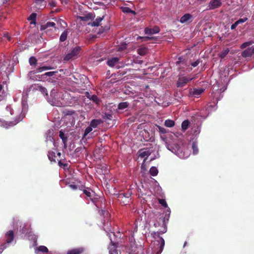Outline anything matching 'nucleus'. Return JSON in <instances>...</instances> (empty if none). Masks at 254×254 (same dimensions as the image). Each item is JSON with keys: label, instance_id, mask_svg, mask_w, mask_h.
<instances>
[{"label": "nucleus", "instance_id": "46", "mask_svg": "<svg viewBox=\"0 0 254 254\" xmlns=\"http://www.w3.org/2000/svg\"><path fill=\"white\" fill-rule=\"evenodd\" d=\"M159 202L160 204L165 207H168V205L165 200L163 199H159Z\"/></svg>", "mask_w": 254, "mask_h": 254}, {"label": "nucleus", "instance_id": "61", "mask_svg": "<svg viewBox=\"0 0 254 254\" xmlns=\"http://www.w3.org/2000/svg\"><path fill=\"white\" fill-rule=\"evenodd\" d=\"M181 58H179V61L177 62V64H180V63H181Z\"/></svg>", "mask_w": 254, "mask_h": 254}, {"label": "nucleus", "instance_id": "6", "mask_svg": "<svg viewBox=\"0 0 254 254\" xmlns=\"http://www.w3.org/2000/svg\"><path fill=\"white\" fill-rule=\"evenodd\" d=\"M81 48L80 47H76L68 53L64 58V61H68L76 59L79 54Z\"/></svg>", "mask_w": 254, "mask_h": 254}, {"label": "nucleus", "instance_id": "24", "mask_svg": "<svg viewBox=\"0 0 254 254\" xmlns=\"http://www.w3.org/2000/svg\"><path fill=\"white\" fill-rule=\"evenodd\" d=\"M36 89L41 92L43 94H45L46 96L48 97V94L47 93V90L45 87L41 85H36Z\"/></svg>", "mask_w": 254, "mask_h": 254}, {"label": "nucleus", "instance_id": "28", "mask_svg": "<svg viewBox=\"0 0 254 254\" xmlns=\"http://www.w3.org/2000/svg\"><path fill=\"white\" fill-rule=\"evenodd\" d=\"M164 125L167 127H171L175 126V122L172 120H167L165 121Z\"/></svg>", "mask_w": 254, "mask_h": 254}, {"label": "nucleus", "instance_id": "40", "mask_svg": "<svg viewBox=\"0 0 254 254\" xmlns=\"http://www.w3.org/2000/svg\"><path fill=\"white\" fill-rule=\"evenodd\" d=\"M36 13H32L31 14L30 17H29L28 19L31 20L32 21L31 22V24H35L36 23Z\"/></svg>", "mask_w": 254, "mask_h": 254}, {"label": "nucleus", "instance_id": "57", "mask_svg": "<svg viewBox=\"0 0 254 254\" xmlns=\"http://www.w3.org/2000/svg\"><path fill=\"white\" fill-rule=\"evenodd\" d=\"M237 26H238V25H237V24H236V22H235L234 23H233V24L231 25V29L232 30H234V29H235L236 28V27Z\"/></svg>", "mask_w": 254, "mask_h": 254}, {"label": "nucleus", "instance_id": "18", "mask_svg": "<svg viewBox=\"0 0 254 254\" xmlns=\"http://www.w3.org/2000/svg\"><path fill=\"white\" fill-rule=\"evenodd\" d=\"M83 251V249L82 248H75L68 251L67 254H80L82 253Z\"/></svg>", "mask_w": 254, "mask_h": 254}, {"label": "nucleus", "instance_id": "37", "mask_svg": "<svg viewBox=\"0 0 254 254\" xmlns=\"http://www.w3.org/2000/svg\"><path fill=\"white\" fill-rule=\"evenodd\" d=\"M6 110L7 112H9L10 115L14 114L15 112H16V113H15V114H19L20 113L19 110L17 111V112L14 111L12 109H11L10 106H7L6 108Z\"/></svg>", "mask_w": 254, "mask_h": 254}, {"label": "nucleus", "instance_id": "38", "mask_svg": "<svg viewBox=\"0 0 254 254\" xmlns=\"http://www.w3.org/2000/svg\"><path fill=\"white\" fill-rule=\"evenodd\" d=\"M147 52V49L145 48H139L137 50V53L141 56L144 55Z\"/></svg>", "mask_w": 254, "mask_h": 254}, {"label": "nucleus", "instance_id": "10", "mask_svg": "<svg viewBox=\"0 0 254 254\" xmlns=\"http://www.w3.org/2000/svg\"><path fill=\"white\" fill-rule=\"evenodd\" d=\"M222 3L220 0H211L208 5V9H214L220 7Z\"/></svg>", "mask_w": 254, "mask_h": 254}, {"label": "nucleus", "instance_id": "63", "mask_svg": "<svg viewBox=\"0 0 254 254\" xmlns=\"http://www.w3.org/2000/svg\"><path fill=\"white\" fill-rule=\"evenodd\" d=\"M129 13H132V14H133L134 15L135 14V11L132 10V11L130 12Z\"/></svg>", "mask_w": 254, "mask_h": 254}, {"label": "nucleus", "instance_id": "20", "mask_svg": "<svg viewBox=\"0 0 254 254\" xmlns=\"http://www.w3.org/2000/svg\"><path fill=\"white\" fill-rule=\"evenodd\" d=\"M53 130H48L46 133V141L53 142L54 138L53 137Z\"/></svg>", "mask_w": 254, "mask_h": 254}, {"label": "nucleus", "instance_id": "4", "mask_svg": "<svg viewBox=\"0 0 254 254\" xmlns=\"http://www.w3.org/2000/svg\"><path fill=\"white\" fill-rule=\"evenodd\" d=\"M13 65L9 59L4 58L0 61V78L5 80L13 71Z\"/></svg>", "mask_w": 254, "mask_h": 254}, {"label": "nucleus", "instance_id": "25", "mask_svg": "<svg viewBox=\"0 0 254 254\" xmlns=\"http://www.w3.org/2000/svg\"><path fill=\"white\" fill-rule=\"evenodd\" d=\"M101 123V121L93 120L91 121L90 126L93 128H96Z\"/></svg>", "mask_w": 254, "mask_h": 254}, {"label": "nucleus", "instance_id": "2", "mask_svg": "<svg viewBox=\"0 0 254 254\" xmlns=\"http://www.w3.org/2000/svg\"><path fill=\"white\" fill-rule=\"evenodd\" d=\"M166 147L169 150L180 158H187L189 155V152L186 151L188 149L185 148L184 144L182 142L173 144H168Z\"/></svg>", "mask_w": 254, "mask_h": 254}, {"label": "nucleus", "instance_id": "36", "mask_svg": "<svg viewBox=\"0 0 254 254\" xmlns=\"http://www.w3.org/2000/svg\"><path fill=\"white\" fill-rule=\"evenodd\" d=\"M93 128L89 125L85 130L84 133L83 134V137H85L87 136L90 132H91L93 130Z\"/></svg>", "mask_w": 254, "mask_h": 254}, {"label": "nucleus", "instance_id": "56", "mask_svg": "<svg viewBox=\"0 0 254 254\" xmlns=\"http://www.w3.org/2000/svg\"><path fill=\"white\" fill-rule=\"evenodd\" d=\"M69 187L72 190H76L77 188V186L75 185H70Z\"/></svg>", "mask_w": 254, "mask_h": 254}, {"label": "nucleus", "instance_id": "47", "mask_svg": "<svg viewBox=\"0 0 254 254\" xmlns=\"http://www.w3.org/2000/svg\"><path fill=\"white\" fill-rule=\"evenodd\" d=\"M121 9L125 13H129L132 11V10L128 7H122Z\"/></svg>", "mask_w": 254, "mask_h": 254}, {"label": "nucleus", "instance_id": "43", "mask_svg": "<svg viewBox=\"0 0 254 254\" xmlns=\"http://www.w3.org/2000/svg\"><path fill=\"white\" fill-rule=\"evenodd\" d=\"M59 136L60 138L62 139L64 143H65L67 140L66 137L65 136V135L63 132L62 131H60Z\"/></svg>", "mask_w": 254, "mask_h": 254}, {"label": "nucleus", "instance_id": "41", "mask_svg": "<svg viewBox=\"0 0 254 254\" xmlns=\"http://www.w3.org/2000/svg\"><path fill=\"white\" fill-rule=\"evenodd\" d=\"M88 98H90V99L93 101L94 102L96 103L97 104H98L99 102V99H98V98L97 97V96L96 95H91V96L89 97Z\"/></svg>", "mask_w": 254, "mask_h": 254}, {"label": "nucleus", "instance_id": "13", "mask_svg": "<svg viewBox=\"0 0 254 254\" xmlns=\"http://www.w3.org/2000/svg\"><path fill=\"white\" fill-rule=\"evenodd\" d=\"M254 55V46L246 49L243 52L242 55L244 58L250 57Z\"/></svg>", "mask_w": 254, "mask_h": 254}, {"label": "nucleus", "instance_id": "9", "mask_svg": "<svg viewBox=\"0 0 254 254\" xmlns=\"http://www.w3.org/2000/svg\"><path fill=\"white\" fill-rule=\"evenodd\" d=\"M204 89L202 88L191 89L189 91V94L192 97H198L204 92Z\"/></svg>", "mask_w": 254, "mask_h": 254}, {"label": "nucleus", "instance_id": "17", "mask_svg": "<svg viewBox=\"0 0 254 254\" xmlns=\"http://www.w3.org/2000/svg\"><path fill=\"white\" fill-rule=\"evenodd\" d=\"M111 245L109 246L108 249L109 251V254H118L117 251L116 250V246L115 243H113L111 239Z\"/></svg>", "mask_w": 254, "mask_h": 254}, {"label": "nucleus", "instance_id": "51", "mask_svg": "<svg viewBox=\"0 0 254 254\" xmlns=\"http://www.w3.org/2000/svg\"><path fill=\"white\" fill-rule=\"evenodd\" d=\"M212 88H213V91H219L220 89L218 88H219L218 84H216V85H213Z\"/></svg>", "mask_w": 254, "mask_h": 254}, {"label": "nucleus", "instance_id": "3", "mask_svg": "<svg viewBox=\"0 0 254 254\" xmlns=\"http://www.w3.org/2000/svg\"><path fill=\"white\" fill-rule=\"evenodd\" d=\"M167 229L166 228H164L163 231L160 232H154L151 235L154 239L153 244L155 245L154 250H153L154 252H155L156 254H160L165 245V241L162 237H160L161 234H164L166 233Z\"/></svg>", "mask_w": 254, "mask_h": 254}, {"label": "nucleus", "instance_id": "49", "mask_svg": "<svg viewBox=\"0 0 254 254\" xmlns=\"http://www.w3.org/2000/svg\"><path fill=\"white\" fill-rule=\"evenodd\" d=\"M56 72L55 71H49L46 72L44 75L48 76H52Z\"/></svg>", "mask_w": 254, "mask_h": 254}, {"label": "nucleus", "instance_id": "1", "mask_svg": "<svg viewBox=\"0 0 254 254\" xmlns=\"http://www.w3.org/2000/svg\"><path fill=\"white\" fill-rule=\"evenodd\" d=\"M27 97L28 95L27 94L24 95L23 94L21 101L22 110L21 111V114L18 118H16V120L14 121L10 122L9 123L5 122L4 121L0 119V126L7 128L16 125L19 122L22 120L28 110V105L27 104Z\"/></svg>", "mask_w": 254, "mask_h": 254}, {"label": "nucleus", "instance_id": "44", "mask_svg": "<svg viewBox=\"0 0 254 254\" xmlns=\"http://www.w3.org/2000/svg\"><path fill=\"white\" fill-rule=\"evenodd\" d=\"M29 64L31 65H35L37 63V60L34 57H31L29 60Z\"/></svg>", "mask_w": 254, "mask_h": 254}, {"label": "nucleus", "instance_id": "59", "mask_svg": "<svg viewBox=\"0 0 254 254\" xmlns=\"http://www.w3.org/2000/svg\"><path fill=\"white\" fill-rule=\"evenodd\" d=\"M214 108V110H215L216 109L215 108V107H212V105H210L208 107V109L209 110H212V109H210V108Z\"/></svg>", "mask_w": 254, "mask_h": 254}, {"label": "nucleus", "instance_id": "52", "mask_svg": "<svg viewBox=\"0 0 254 254\" xmlns=\"http://www.w3.org/2000/svg\"><path fill=\"white\" fill-rule=\"evenodd\" d=\"M137 39H143L144 41H147V40L150 39V38L149 37H148V36H145V37L138 36Z\"/></svg>", "mask_w": 254, "mask_h": 254}, {"label": "nucleus", "instance_id": "15", "mask_svg": "<svg viewBox=\"0 0 254 254\" xmlns=\"http://www.w3.org/2000/svg\"><path fill=\"white\" fill-rule=\"evenodd\" d=\"M14 233L13 231L9 230L6 232L5 235V239L7 244L10 243L13 240Z\"/></svg>", "mask_w": 254, "mask_h": 254}, {"label": "nucleus", "instance_id": "48", "mask_svg": "<svg viewBox=\"0 0 254 254\" xmlns=\"http://www.w3.org/2000/svg\"><path fill=\"white\" fill-rule=\"evenodd\" d=\"M157 127L159 129V131L162 133H166L167 132V130L166 129V128H165L164 127H161L160 126H157Z\"/></svg>", "mask_w": 254, "mask_h": 254}, {"label": "nucleus", "instance_id": "50", "mask_svg": "<svg viewBox=\"0 0 254 254\" xmlns=\"http://www.w3.org/2000/svg\"><path fill=\"white\" fill-rule=\"evenodd\" d=\"M3 37L6 38L9 41H10L11 40V37L8 33H4Z\"/></svg>", "mask_w": 254, "mask_h": 254}, {"label": "nucleus", "instance_id": "21", "mask_svg": "<svg viewBox=\"0 0 254 254\" xmlns=\"http://www.w3.org/2000/svg\"><path fill=\"white\" fill-rule=\"evenodd\" d=\"M103 19V17H97L95 20L93 21L90 23V25L92 26H98L100 25L101 22Z\"/></svg>", "mask_w": 254, "mask_h": 254}, {"label": "nucleus", "instance_id": "29", "mask_svg": "<svg viewBox=\"0 0 254 254\" xmlns=\"http://www.w3.org/2000/svg\"><path fill=\"white\" fill-rule=\"evenodd\" d=\"M52 68L51 66H43L41 67H39L36 69V72H41L43 71L46 70H49L51 69Z\"/></svg>", "mask_w": 254, "mask_h": 254}, {"label": "nucleus", "instance_id": "39", "mask_svg": "<svg viewBox=\"0 0 254 254\" xmlns=\"http://www.w3.org/2000/svg\"><path fill=\"white\" fill-rule=\"evenodd\" d=\"M5 95L6 93L3 89L2 85L0 84V100H2Z\"/></svg>", "mask_w": 254, "mask_h": 254}, {"label": "nucleus", "instance_id": "31", "mask_svg": "<svg viewBox=\"0 0 254 254\" xmlns=\"http://www.w3.org/2000/svg\"><path fill=\"white\" fill-rule=\"evenodd\" d=\"M150 174L152 176H156L157 175L158 173V170L157 168L155 167H152L149 170Z\"/></svg>", "mask_w": 254, "mask_h": 254}, {"label": "nucleus", "instance_id": "12", "mask_svg": "<svg viewBox=\"0 0 254 254\" xmlns=\"http://www.w3.org/2000/svg\"><path fill=\"white\" fill-rule=\"evenodd\" d=\"M192 20V16L190 13L184 14L180 19V21L182 23H190Z\"/></svg>", "mask_w": 254, "mask_h": 254}, {"label": "nucleus", "instance_id": "60", "mask_svg": "<svg viewBox=\"0 0 254 254\" xmlns=\"http://www.w3.org/2000/svg\"><path fill=\"white\" fill-rule=\"evenodd\" d=\"M5 248H6V247L2 246V248L0 249V254L2 253V252L3 251V249H5Z\"/></svg>", "mask_w": 254, "mask_h": 254}, {"label": "nucleus", "instance_id": "27", "mask_svg": "<svg viewBox=\"0 0 254 254\" xmlns=\"http://www.w3.org/2000/svg\"><path fill=\"white\" fill-rule=\"evenodd\" d=\"M190 125V122L188 120H185L182 123V129L183 131L186 130Z\"/></svg>", "mask_w": 254, "mask_h": 254}, {"label": "nucleus", "instance_id": "7", "mask_svg": "<svg viewBox=\"0 0 254 254\" xmlns=\"http://www.w3.org/2000/svg\"><path fill=\"white\" fill-rule=\"evenodd\" d=\"M131 192L128 191L126 193H121L119 195V200L123 205H127L130 200Z\"/></svg>", "mask_w": 254, "mask_h": 254}, {"label": "nucleus", "instance_id": "23", "mask_svg": "<svg viewBox=\"0 0 254 254\" xmlns=\"http://www.w3.org/2000/svg\"><path fill=\"white\" fill-rule=\"evenodd\" d=\"M35 2L40 9L43 8L45 6L44 0H35Z\"/></svg>", "mask_w": 254, "mask_h": 254}, {"label": "nucleus", "instance_id": "5", "mask_svg": "<svg viewBox=\"0 0 254 254\" xmlns=\"http://www.w3.org/2000/svg\"><path fill=\"white\" fill-rule=\"evenodd\" d=\"M20 224L19 231L21 232L22 234H25L26 235H27L31 233L30 226H29L28 224H22L20 222H19V220L17 218H13V226L14 230L18 229L19 224Z\"/></svg>", "mask_w": 254, "mask_h": 254}, {"label": "nucleus", "instance_id": "58", "mask_svg": "<svg viewBox=\"0 0 254 254\" xmlns=\"http://www.w3.org/2000/svg\"><path fill=\"white\" fill-rule=\"evenodd\" d=\"M50 5L52 7H55L56 6V3L54 1H52L50 2Z\"/></svg>", "mask_w": 254, "mask_h": 254}, {"label": "nucleus", "instance_id": "64", "mask_svg": "<svg viewBox=\"0 0 254 254\" xmlns=\"http://www.w3.org/2000/svg\"><path fill=\"white\" fill-rule=\"evenodd\" d=\"M104 212V210H100V211H99V213H100V214H102Z\"/></svg>", "mask_w": 254, "mask_h": 254}, {"label": "nucleus", "instance_id": "19", "mask_svg": "<svg viewBox=\"0 0 254 254\" xmlns=\"http://www.w3.org/2000/svg\"><path fill=\"white\" fill-rule=\"evenodd\" d=\"M150 154V152L147 149H142L139 151V156L141 158H147Z\"/></svg>", "mask_w": 254, "mask_h": 254}, {"label": "nucleus", "instance_id": "32", "mask_svg": "<svg viewBox=\"0 0 254 254\" xmlns=\"http://www.w3.org/2000/svg\"><path fill=\"white\" fill-rule=\"evenodd\" d=\"M67 36V31L64 30L61 34L60 37V40L61 42H64L66 40Z\"/></svg>", "mask_w": 254, "mask_h": 254}, {"label": "nucleus", "instance_id": "30", "mask_svg": "<svg viewBox=\"0 0 254 254\" xmlns=\"http://www.w3.org/2000/svg\"><path fill=\"white\" fill-rule=\"evenodd\" d=\"M48 156L49 159L51 162H56V160L55 159V158L56 157V154H55V153L54 152L49 151L48 152Z\"/></svg>", "mask_w": 254, "mask_h": 254}, {"label": "nucleus", "instance_id": "35", "mask_svg": "<svg viewBox=\"0 0 254 254\" xmlns=\"http://www.w3.org/2000/svg\"><path fill=\"white\" fill-rule=\"evenodd\" d=\"M229 52V50L228 48H227L224 50H223L219 54V56L221 58H224V57H226V56L228 54Z\"/></svg>", "mask_w": 254, "mask_h": 254}, {"label": "nucleus", "instance_id": "53", "mask_svg": "<svg viewBox=\"0 0 254 254\" xmlns=\"http://www.w3.org/2000/svg\"><path fill=\"white\" fill-rule=\"evenodd\" d=\"M199 63V60H196V61H195L194 62L191 63V65L193 66V67H196V66H197L198 65Z\"/></svg>", "mask_w": 254, "mask_h": 254}, {"label": "nucleus", "instance_id": "45", "mask_svg": "<svg viewBox=\"0 0 254 254\" xmlns=\"http://www.w3.org/2000/svg\"><path fill=\"white\" fill-rule=\"evenodd\" d=\"M247 20H248V18L245 17L244 18H240L239 20H238L237 21H236L235 22L236 23L237 25H238L239 24L244 23L245 22L247 21Z\"/></svg>", "mask_w": 254, "mask_h": 254}, {"label": "nucleus", "instance_id": "62", "mask_svg": "<svg viewBox=\"0 0 254 254\" xmlns=\"http://www.w3.org/2000/svg\"><path fill=\"white\" fill-rule=\"evenodd\" d=\"M168 213V216L170 215V212H171V211H170V209L169 208H168V210H167V212Z\"/></svg>", "mask_w": 254, "mask_h": 254}, {"label": "nucleus", "instance_id": "11", "mask_svg": "<svg viewBox=\"0 0 254 254\" xmlns=\"http://www.w3.org/2000/svg\"><path fill=\"white\" fill-rule=\"evenodd\" d=\"M160 31V28L158 26H154L153 28H150L146 27L144 29V33L147 35H152L158 33Z\"/></svg>", "mask_w": 254, "mask_h": 254}, {"label": "nucleus", "instance_id": "22", "mask_svg": "<svg viewBox=\"0 0 254 254\" xmlns=\"http://www.w3.org/2000/svg\"><path fill=\"white\" fill-rule=\"evenodd\" d=\"M56 24L54 22H47L46 24L41 26L42 29H46L49 27H55Z\"/></svg>", "mask_w": 254, "mask_h": 254}, {"label": "nucleus", "instance_id": "8", "mask_svg": "<svg viewBox=\"0 0 254 254\" xmlns=\"http://www.w3.org/2000/svg\"><path fill=\"white\" fill-rule=\"evenodd\" d=\"M193 78H188L185 76L180 77L177 83V86L178 87L184 86L189 81L192 80Z\"/></svg>", "mask_w": 254, "mask_h": 254}, {"label": "nucleus", "instance_id": "26", "mask_svg": "<svg viewBox=\"0 0 254 254\" xmlns=\"http://www.w3.org/2000/svg\"><path fill=\"white\" fill-rule=\"evenodd\" d=\"M39 252H43V253H47L48 252V248L44 246H41L39 247L36 250L35 253L37 254Z\"/></svg>", "mask_w": 254, "mask_h": 254}, {"label": "nucleus", "instance_id": "16", "mask_svg": "<svg viewBox=\"0 0 254 254\" xmlns=\"http://www.w3.org/2000/svg\"><path fill=\"white\" fill-rule=\"evenodd\" d=\"M119 61V59L117 57L109 58L107 61V64L110 67H114L117 64Z\"/></svg>", "mask_w": 254, "mask_h": 254}, {"label": "nucleus", "instance_id": "34", "mask_svg": "<svg viewBox=\"0 0 254 254\" xmlns=\"http://www.w3.org/2000/svg\"><path fill=\"white\" fill-rule=\"evenodd\" d=\"M128 106V103L127 102L120 103L118 105V109L120 110H124L127 108Z\"/></svg>", "mask_w": 254, "mask_h": 254}, {"label": "nucleus", "instance_id": "55", "mask_svg": "<svg viewBox=\"0 0 254 254\" xmlns=\"http://www.w3.org/2000/svg\"><path fill=\"white\" fill-rule=\"evenodd\" d=\"M84 193L85 194H86L87 196H91V192L87 190H84Z\"/></svg>", "mask_w": 254, "mask_h": 254}, {"label": "nucleus", "instance_id": "42", "mask_svg": "<svg viewBox=\"0 0 254 254\" xmlns=\"http://www.w3.org/2000/svg\"><path fill=\"white\" fill-rule=\"evenodd\" d=\"M253 43V42L252 41H248L244 43L241 46V48L242 49H244L247 47L251 45Z\"/></svg>", "mask_w": 254, "mask_h": 254}, {"label": "nucleus", "instance_id": "33", "mask_svg": "<svg viewBox=\"0 0 254 254\" xmlns=\"http://www.w3.org/2000/svg\"><path fill=\"white\" fill-rule=\"evenodd\" d=\"M192 149L193 150V154L196 155L198 152V149L197 147V144L196 142H193L192 144Z\"/></svg>", "mask_w": 254, "mask_h": 254}, {"label": "nucleus", "instance_id": "14", "mask_svg": "<svg viewBox=\"0 0 254 254\" xmlns=\"http://www.w3.org/2000/svg\"><path fill=\"white\" fill-rule=\"evenodd\" d=\"M48 102L52 105L55 106L57 107H62L64 106V103H63L62 101L57 100L55 98L50 99L47 98Z\"/></svg>", "mask_w": 254, "mask_h": 254}, {"label": "nucleus", "instance_id": "54", "mask_svg": "<svg viewBox=\"0 0 254 254\" xmlns=\"http://www.w3.org/2000/svg\"><path fill=\"white\" fill-rule=\"evenodd\" d=\"M105 117L106 119L109 120H111L112 118V116L111 114H105Z\"/></svg>", "mask_w": 254, "mask_h": 254}]
</instances>
